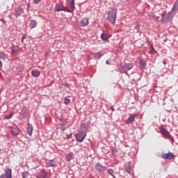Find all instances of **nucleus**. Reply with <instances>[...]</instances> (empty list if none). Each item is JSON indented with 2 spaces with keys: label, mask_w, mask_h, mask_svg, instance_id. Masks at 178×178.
Listing matches in <instances>:
<instances>
[{
  "label": "nucleus",
  "mask_w": 178,
  "mask_h": 178,
  "mask_svg": "<svg viewBox=\"0 0 178 178\" xmlns=\"http://www.w3.org/2000/svg\"><path fill=\"white\" fill-rule=\"evenodd\" d=\"M60 130H62V131H65V125L64 124L60 125Z\"/></svg>",
  "instance_id": "473e14b6"
},
{
  "label": "nucleus",
  "mask_w": 178,
  "mask_h": 178,
  "mask_svg": "<svg viewBox=\"0 0 178 178\" xmlns=\"http://www.w3.org/2000/svg\"><path fill=\"white\" fill-rule=\"evenodd\" d=\"M71 2H74V0H72V1Z\"/></svg>",
  "instance_id": "37998d69"
},
{
  "label": "nucleus",
  "mask_w": 178,
  "mask_h": 178,
  "mask_svg": "<svg viewBox=\"0 0 178 178\" xmlns=\"http://www.w3.org/2000/svg\"><path fill=\"white\" fill-rule=\"evenodd\" d=\"M135 119L136 118H134V115H131L127 120V123H133V122H134Z\"/></svg>",
  "instance_id": "6ab92c4d"
},
{
  "label": "nucleus",
  "mask_w": 178,
  "mask_h": 178,
  "mask_svg": "<svg viewBox=\"0 0 178 178\" xmlns=\"http://www.w3.org/2000/svg\"><path fill=\"white\" fill-rule=\"evenodd\" d=\"M126 171L127 172V173H130V166H127L126 167Z\"/></svg>",
  "instance_id": "72a5a7b5"
},
{
  "label": "nucleus",
  "mask_w": 178,
  "mask_h": 178,
  "mask_svg": "<svg viewBox=\"0 0 178 178\" xmlns=\"http://www.w3.org/2000/svg\"><path fill=\"white\" fill-rule=\"evenodd\" d=\"M150 52L151 54H154V52H155V49H154L153 46L150 47Z\"/></svg>",
  "instance_id": "2f4dec72"
},
{
  "label": "nucleus",
  "mask_w": 178,
  "mask_h": 178,
  "mask_svg": "<svg viewBox=\"0 0 178 178\" xmlns=\"http://www.w3.org/2000/svg\"><path fill=\"white\" fill-rule=\"evenodd\" d=\"M28 8H30V3L27 4Z\"/></svg>",
  "instance_id": "ea45409f"
},
{
  "label": "nucleus",
  "mask_w": 178,
  "mask_h": 178,
  "mask_svg": "<svg viewBox=\"0 0 178 178\" xmlns=\"http://www.w3.org/2000/svg\"><path fill=\"white\" fill-rule=\"evenodd\" d=\"M70 6L72 9H74V2H70Z\"/></svg>",
  "instance_id": "7c9ffc66"
},
{
  "label": "nucleus",
  "mask_w": 178,
  "mask_h": 178,
  "mask_svg": "<svg viewBox=\"0 0 178 178\" xmlns=\"http://www.w3.org/2000/svg\"><path fill=\"white\" fill-rule=\"evenodd\" d=\"M31 74L34 77H38V76H40V74H41V73L40 72V71H34V70H33L31 72Z\"/></svg>",
  "instance_id": "a211bd4d"
},
{
  "label": "nucleus",
  "mask_w": 178,
  "mask_h": 178,
  "mask_svg": "<svg viewBox=\"0 0 178 178\" xmlns=\"http://www.w3.org/2000/svg\"><path fill=\"white\" fill-rule=\"evenodd\" d=\"M0 178H12V169L8 168L6 170V174L2 175Z\"/></svg>",
  "instance_id": "6e6552de"
},
{
  "label": "nucleus",
  "mask_w": 178,
  "mask_h": 178,
  "mask_svg": "<svg viewBox=\"0 0 178 178\" xmlns=\"http://www.w3.org/2000/svg\"><path fill=\"white\" fill-rule=\"evenodd\" d=\"M66 87H70L69 83H67V84H66Z\"/></svg>",
  "instance_id": "58836bf2"
},
{
  "label": "nucleus",
  "mask_w": 178,
  "mask_h": 178,
  "mask_svg": "<svg viewBox=\"0 0 178 178\" xmlns=\"http://www.w3.org/2000/svg\"><path fill=\"white\" fill-rule=\"evenodd\" d=\"M0 58L1 59H6V54H5L2 52H0Z\"/></svg>",
  "instance_id": "cd10ccee"
},
{
  "label": "nucleus",
  "mask_w": 178,
  "mask_h": 178,
  "mask_svg": "<svg viewBox=\"0 0 178 178\" xmlns=\"http://www.w3.org/2000/svg\"><path fill=\"white\" fill-rule=\"evenodd\" d=\"M160 133L163 136H164V137H167V138L170 137V133L168 132V131H166V129L163 128H160Z\"/></svg>",
  "instance_id": "9d476101"
},
{
  "label": "nucleus",
  "mask_w": 178,
  "mask_h": 178,
  "mask_svg": "<svg viewBox=\"0 0 178 178\" xmlns=\"http://www.w3.org/2000/svg\"><path fill=\"white\" fill-rule=\"evenodd\" d=\"M47 177V172L44 170L40 171L38 173V178H46Z\"/></svg>",
  "instance_id": "4468645a"
},
{
  "label": "nucleus",
  "mask_w": 178,
  "mask_h": 178,
  "mask_svg": "<svg viewBox=\"0 0 178 178\" xmlns=\"http://www.w3.org/2000/svg\"><path fill=\"white\" fill-rule=\"evenodd\" d=\"M95 168L96 170L99 172V173H105V167L100 163H97L95 165Z\"/></svg>",
  "instance_id": "39448f33"
},
{
  "label": "nucleus",
  "mask_w": 178,
  "mask_h": 178,
  "mask_svg": "<svg viewBox=\"0 0 178 178\" xmlns=\"http://www.w3.org/2000/svg\"><path fill=\"white\" fill-rule=\"evenodd\" d=\"M67 138H70L72 137V134H70V135H67Z\"/></svg>",
  "instance_id": "e433bc0d"
},
{
  "label": "nucleus",
  "mask_w": 178,
  "mask_h": 178,
  "mask_svg": "<svg viewBox=\"0 0 178 178\" xmlns=\"http://www.w3.org/2000/svg\"><path fill=\"white\" fill-rule=\"evenodd\" d=\"M10 133L13 136H19V134H20V130L16 126H14L12 127Z\"/></svg>",
  "instance_id": "0eeeda50"
},
{
  "label": "nucleus",
  "mask_w": 178,
  "mask_h": 178,
  "mask_svg": "<svg viewBox=\"0 0 178 178\" xmlns=\"http://www.w3.org/2000/svg\"><path fill=\"white\" fill-rule=\"evenodd\" d=\"M178 10V0H177L176 1H175V5L173 6V7H172V10H171V13H175V12H177V10Z\"/></svg>",
  "instance_id": "f3484780"
},
{
  "label": "nucleus",
  "mask_w": 178,
  "mask_h": 178,
  "mask_svg": "<svg viewBox=\"0 0 178 178\" xmlns=\"http://www.w3.org/2000/svg\"><path fill=\"white\" fill-rule=\"evenodd\" d=\"M15 12L16 17H19V16L23 13V9H22V8H17L15 9Z\"/></svg>",
  "instance_id": "f8f14e48"
},
{
  "label": "nucleus",
  "mask_w": 178,
  "mask_h": 178,
  "mask_svg": "<svg viewBox=\"0 0 178 178\" xmlns=\"http://www.w3.org/2000/svg\"><path fill=\"white\" fill-rule=\"evenodd\" d=\"M133 69V64L131 63H124L122 65L120 70L123 72V73H127L128 70H131Z\"/></svg>",
  "instance_id": "7ed1b4c3"
},
{
  "label": "nucleus",
  "mask_w": 178,
  "mask_h": 178,
  "mask_svg": "<svg viewBox=\"0 0 178 178\" xmlns=\"http://www.w3.org/2000/svg\"><path fill=\"white\" fill-rule=\"evenodd\" d=\"M138 2H140L141 0H136Z\"/></svg>",
  "instance_id": "a19ab883"
},
{
  "label": "nucleus",
  "mask_w": 178,
  "mask_h": 178,
  "mask_svg": "<svg viewBox=\"0 0 178 178\" xmlns=\"http://www.w3.org/2000/svg\"><path fill=\"white\" fill-rule=\"evenodd\" d=\"M116 13H118V10L115 8L108 13L107 19L111 24H115V23H116Z\"/></svg>",
  "instance_id": "f257e3e1"
},
{
  "label": "nucleus",
  "mask_w": 178,
  "mask_h": 178,
  "mask_svg": "<svg viewBox=\"0 0 178 178\" xmlns=\"http://www.w3.org/2000/svg\"><path fill=\"white\" fill-rule=\"evenodd\" d=\"M22 176L23 178L29 177V172H22Z\"/></svg>",
  "instance_id": "bb28decb"
},
{
  "label": "nucleus",
  "mask_w": 178,
  "mask_h": 178,
  "mask_svg": "<svg viewBox=\"0 0 178 178\" xmlns=\"http://www.w3.org/2000/svg\"><path fill=\"white\" fill-rule=\"evenodd\" d=\"M29 26L31 27V29H34L35 27L37 26V21L33 19L31 20L30 23H29Z\"/></svg>",
  "instance_id": "dca6fc26"
},
{
  "label": "nucleus",
  "mask_w": 178,
  "mask_h": 178,
  "mask_svg": "<svg viewBox=\"0 0 178 178\" xmlns=\"http://www.w3.org/2000/svg\"><path fill=\"white\" fill-rule=\"evenodd\" d=\"M172 13L170 11L168 13H167L166 11H164L161 15L162 16V18L161 19V23H168V22H169L172 18Z\"/></svg>",
  "instance_id": "f03ea898"
},
{
  "label": "nucleus",
  "mask_w": 178,
  "mask_h": 178,
  "mask_svg": "<svg viewBox=\"0 0 178 178\" xmlns=\"http://www.w3.org/2000/svg\"><path fill=\"white\" fill-rule=\"evenodd\" d=\"M64 104L65 105H69V104H70V99H68L67 97H65L64 99Z\"/></svg>",
  "instance_id": "a878e982"
},
{
  "label": "nucleus",
  "mask_w": 178,
  "mask_h": 178,
  "mask_svg": "<svg viewBox=\"0 0 178 178\" xmlns=\"http://www.w3.org/2000/svg\"><path fill=\"white\" fill-rule=\"evenodd\" d=\"M26 130L29 136H31V134H33V126L31 124H28Z\"/></svg>",
  "instance_id": "ddd939ff"
},
{
  "label": "nucleus",
  "mask_w": 178,
  "mask_h": 178,
  "mask_svg": "<svg viewBox=\"0 0 178 178\" xmlns=\"http://www.w3.org/2000/svg\"><path fill=\"white\" fill-rule=\"evenodd\" d=\"M106 65H108V60H106Z\"/></svg>",
  "instance_id": "79ce46f5"
},
{
  "label": "nucleus",
  "mask_w": 178,
  "mask_h": 178,
  "mask_svg": "<svg viewBox=\"0 0 178 178\" xmlns=\"http://www.w3.org/2000/svg\"><path fill=\"white\" fill-rule=\"evenodd\" d=\"M102 56V54L99 52H97L94 54V58H95V59H100Z\"/></svg>",
  "instance_id": "412c9836"
},
{
  "label": "nucleus",
  "mask_w": 178,
  "mask_h": 178,
  "mask_svg": "<svg viewBox=\"0 0 178 178\" xmlns=\"http://www.w3.org/2000/svg\"><path fill=\"white\" fill-rule=\"evenodd\" d=\"M12 52H13L14 54H17V52H19V48H17V47L16 46H13Z\"/></svg>",
  "instance_id": "4be33fe9"
},
{
  "label": "nucleus",
  "mask_w": 178,
  "mask_h": 178,
  "mask_svg": "<svg viewBox=\"0 0 178 178\" xmlns=\"http://www.w3.org/2000/svg\"><path fill=\"white\" fill-rule=\"evenodd\" d=\"M163 159H173L175 158V154L172 152L165 153L161 155Z\"/></svg>",
  "instance_id": "423d86ee"
},
{
  "label": "nucleus",
  "mask_w": 178,
  "mask_h": 178,
  "mask_svg": "<svg viewBox=\"0 0 178 178\" xmlns=\"http://www.w3.org/2000/svg\"><path fill=\"white\" fill-rule=\"evenodd\" d=\"M72 158H73V155H72V154H68L66 156V161L70 162V161H72Z\"/></svg>",
  "instance_id": "b1692460"
},
{
  "label": "nucleus",
  "mask_w": 178,
  "mask_h": 178,
  "mask_svg": "<svg viewBox=\"0 0 178 178\" xmlns=\"http://www.w3.org/2000/svg\"><path fill=\"white\" fill-rule=\"evenodd\" d=\"M12 116H13V114H9L6 115L5 119H11Z\"/></svg>",
  "instance_id": "c756f323"
},
{
  "label": "nucleus",
  "mask_w": 178,
  "mask_h": 178,
  "mask_svg": "<svg viewBox=\"0 0 178 178\" xmlns=\"http://www.w3.org/2000/svg\"><path fill=\"white\" fill-rule=\"evenodd\" d=\"M87 134L86 132H80L79 134H75V138L79 143H83L84 141V138H86Z\"/></svg>",
  "instance_id": "20e7f679"
},
{
  "label": "nucleus",
  "mask_w": 178,
  "mask_h": 178,
  "mask_svg": "<svg viewBox=\"0 0 178 178\" xmlns=\"http://www.w3.org/2000/svg\"><path fill=\"white\" fill-rule=\"evenodd\" d=\"M49 166H55V161L54 160H51L49 161Z\"/></svg>",
  "instance_id": "c85d7f7f"
},
{
  "label": "nucleus",
  "mask_w": 178,
  "mask_h": 178,
  "mask_svg": "<svg viewBox=\"0 0 178 178\" xmlns=\"http://www.w3.org/2000/svg\"><path fill=\"white\" fill-rule=\"evenodd\" d=\"M0 67H2V61L0 60Z\"/></svg>",
  "instance_id": "4c0bfd02"
},
{
  "label": "nucleus",
  "mask_w": 178,
  "mask_h": 178,
  "mask_svg": "<svg viewBox=\"0 0 178 178\" xmlns=\"http://www.w3.org/2000/svg\"><path fill=\"white\" fill-rule=\"evenodd\" d=\"M39 2H41V0H33V3L37 4Z\"/></svg>",
  "instance_id": "f704fd0d"
},
{
  "label": "nucleus",
  "mask_w": 178,
  "mask_h": 178,
  "mask_svg": "<svg viewBox=\"0 0 178 178\" xmlns=\"http://www.w3.org/2000/svg\"><path fill=\"white\" fill-rule=\"evenodd\" d=\"M150 16L151 17H152L153 19H154L155 20H158V19H159V17H161L159 15L154 13H152L150 14Z\"/></svg>",
  "instance_id": "aec40b11"
},
{
  "label": "nucleus",
  "mask_w": 178,
  "mask_h": 178,
  "mask_svg": "<svg viewBox=\"0 0 178 178\" xmlns=\"http://www.w3.org/2000/svg\"><path fill=\"white\" fill-rule=\"evenodd\" d=\"M101 38L102 40H104V41H106L108 40V38H109V37H108V35L105 33H102L101 35Z\"/></svg>",
  "instance_id": "5701e85b"
},
{
  "label": "nucleus",
  "mask_w": 178,
  "mask_h": 178,
  "mask_svg": "<svg viewBox=\"0 0 178 178\" xmlns=\"http://www.w3.org/2000/svg\"><path fill=\"white\" fill-rule=\"evenodd\" d=\"M115 173V171L112 169L108 170V174L111 175V176H113V178H116V177L113 175Z\"/></svg>",
  "instance_id": "393cba45"
},
{
  "label": "nucleus",
  "mask_w": 178,
  "mask_h": 178,
  "mask_svg": "<svg viewBox=\"0 0 178 178\" xmlns=\"http://www.w3.org/2000/svg\"><path fill=\"white\" fill-rule=\"evenodd\" d=\"M80 24L81 27H86V26H88V18H83L80 22Z\"/></svg>",
  "instance_id": "9b49d317"
},
{
  "label": "nucleus",
  "mask_w": 178,
  "mask_h": 178,
  "mask_svg": "<svg viewBox=\"0 0 178 178\" xmlns=\"http://www.w3.org/2000/svg\"><path fill=\"white\" fill-rule=\"evenodd\" d=\"M55 10L56 12H60L67 10L66 9V7L63 6V5L58 4L55 6Z\"/></svg>",
  "instance_id": "1a4fd4ad"
},
{
  "label": "nucleus",
  "mask_w": 178,
  "mask_h": 178,
  "mask_svg": "<svg viewBox=\"0 0 178 178\" xmlns=\"http://www.w3.org/2000/svg\"><path fill=\"white\" fill-rule=\"evenodd\" d=\"M139 64L140 65V66H142V67H143V69H147V62H145V60H144L143 59H140L139 60Z\"/></svg>",
  "instance_id": "2eb2a0df"
},
{
  "label": "nucleus",
  "mask_w": 178,
  "mask_h": 178,
  "mask_svg": "<svg viewBox=\"0 0 178 178\" xmlns=\"http://www.w3.org/2000/svg\"><path fill=\"white\" fill-rule=\"evenodd\" d=\"M111 109L112 112H115V108H113V106H111Z\"/></svg>",
  "instance_id": "c9c22d12"
}]
</instances>
